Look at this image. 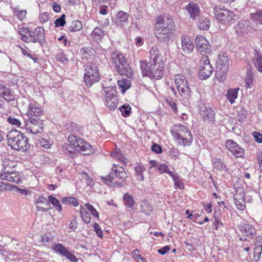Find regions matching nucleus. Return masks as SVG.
Masks as SVG:
<instances>
[{
    "label": "nucleus",
    "instance_id": "62",
    "mask_svg": "<svg viewBox=\"0 0 262 262\" xmlns=\"http://www.w3.org/2000/svg\"><path fill=\"white\" fill-rule=\"evenodd\" d=\"M254 251L261 253L262 252V240L256 239Z\"/></svg>",
    "mask_w": 262,
    "mask_h": 262
},
{
    "label": "nucleus",
    "instance_id": "20",
    "mask_svg": "<svg viewBox=\"0 0 262 262\" xmlns=\"http://www.w3.org/2000/svg\"><path fill=\"white\" fill-rule=\"evenodd\" d=\"M250 29V22L248 20H242L236 25L235 31L238 36H242L247 34Z\"/></svg>",
    "mask_w": 262,
    "mask_h": 262
},
{
    "label": "nucleus",
    "instance_id": "47",
    "mask_svg": "<svg viewBox=\"0 0 262 262\" xmlns=\"http://www.w3.org/2000/svg\"><path fill=\"white\" fill-rule=\"evenodd\" d=\"M62 203L70 204L74 206H77L78 204L77 200L74 197H65L62 199Z\"/></svg>",
    "mask_w": 262,
    "mask_h": 262
},
{
    "label": "nucleus",
    "instance_id": "51",
    "mask_svg": "<svg viewBox=\"0 0 262 262\" xmlns=\"http://www.w3.org/2000/svg\"><path fill=\"white\" fill-rule=\"evenodd\" d=\"M15 13L16 15L17 18L20 20L24 19L26 17L27 11L19 10L17 8L14 9Z\"/></svg>",
    "mask_w": 262,
    "mask_h": 262
},
{
    "label": "nucleus",
    "instance_id": "10",
    "mask_svg": "<svg viewBox=\"0 0 262 262\" xmlns=\"http://www.w3.org/2000/svg\"><path fill=\"white\" fill-rule=\"evenodd\" d=\"M174 81L180 94L183 98L188 99L190 96L191 90L186 77L182 74H177L175 76Z\"/></svg>",
    "mask_w": 262,
    "mask_h": 262
},
{
    "label": "nucleus",
    "instance_id": "64",
    "mask_svg": "<svg viewBox=\"0 0 262 262\" xmlns=\"http://www.w3.org/2000/svg\"><path fill=\"white\" fill-rule=\"evenodd\" d=\"M39 143L41 146L47 149L50 148L51 145L49 141L44 138H42L40 140Z\"/></svg>",
    "mask_w": 262,
    "mask_h": 262
},
{
    "label": "nucleus",
    "instance_id": "19",
    "mask_svg": "<svg viewBox=\"0 0 262 262\" xmlns=\"http://www.w3.org/2000/svg\"><path fill=\"white\" fill-rule=\"evenodd\" d=\"M234 203L238 210H243L245 208L244 192L243 188H239L234 195Z\"/></svg>",
    "mask_w": 262,
    "mask_h": 262
},
{
    "label": "nucleus",
    "instance_id": "45",
    "mask_svg": "<svg viewBox=\"0 0 262 262\" xmlns=\"http://www.w3.org/2000/svg\"><path fill=\"white\" fill-rule=\"evenodd\" d=\"M111 156L115 159L126 164L128 162L127 159L123 156L122 154L118 150H115L111 153Z\"/></svg>",
    "mask_w": 262,
    "mask_h": 262
},
{
    "label": "nucleus",
    "instance_id": "60",
    "mask_svg": "<svg viewBox=\"0 0 262 262\" xmlns=\"http://www.w3.org/2000/svg\"><path fill=\"white\" fill-rule=\"evenodd\" d=\"M63 256L66 257L72 262H78V259L76 258V257L68 250Z\"/></svg>",
    "mask_w": 262,
    "mask_h": 262
},
{
    "label": "nucleus",
    "instance_id": "46",
    "mask_svg": "<svg viewBox=\"0 0 262 262\" xmlns=\"http://www.w3.org/2000/svg\"><path fill=\"white\" fill-rule=\"evenodd\" d=\"M48 198L49 203H51L55 207H56V209L57 211H61L62 210V207L59 203V201L51 195H49Z\"/></svg>",
    "mask_w": 262,
    "mask_h": 262
},
{
    "label": "nucleus",
    "instance_id": "25",
    "mask_svg": "<svg viewBox=\"0 0 262 262\" xmlns=\"http://www.w3.org/2000/svg\"><path fill=\"white\" fill-rule=\"evenodd\" d=\"M43 114L42 109L35 104H30L27 115L29 117H39Z\"/></svg>",
    "mask_w": 262,
    "mask_h": 262
},
{
    "label": "nucleus",
    "instance_id": "14",
    "mask_svg": "<svg viewBox=\"0 0 262 262\" xmlns=\"http://www.w3.org/2000/svg\"><path fill=\"white\" fill-rule=\"evenodd\" d=\"M225 146L227 149L236 158H241L244 154V149L232 140H227Z\"/></svg>",
    "mask_w": 262,
    "mask_h": 262
},
{
    "label": "nucleus",
    "instance_id": "32",
    "mask_svg": "<svg viewBox=\"0 0 262 262\" xmlns=\"http://www.w3.org/2000/svg\"><path fill=\"white\" fill-rule=\"evenodd\" d=\"M3 166L4 168L3 170V173H6L13 171V168L16 166L15 162L13 161H10L9 160H5L3 161Z\"/></svg>",
    "mask_w": 262,
    "mask_h": 262
},
{
    "label": "nucleus",
    "instance_id": "18",
    "mask_svg": "<svg viewBox=\"0 0 262 262\" xmlns=\"http://www.w3.org/2000/svg\"><path fill=\"white\" fill-rule=\"evenodd\" d=\"M0 178L2 180H6L9 182L17 184H19L22 181L20 174L18 172L15 170L6 173H1L0 174Z\"/></svg>",
    "mask_w": 262,
    "mask_h": 262
},
{
    "label": "nucleus",
    "instance_id": "42",
    "mask_svg": "<svg viewBox=\"0 0 262 262\" xmlns=\"http://www.w3.org/2000/svg\"><path fill=\"white\" fill-rule=\"evenodd\" d=\"M121 115L124 117H127L131 114V107L128 104H124L119 107Z\"/></svg>",
    "mask_w": 262,
    "mask_h": 262
},
{
    "label": "nucleus",
    "instance_id": "13",
    "mask_svg": "<svg viewBox=\"0 0 262 262\" xmlns=\"http://www.w3.org/2000/svg\"><path fill=\"white\" fill-rule=\"evenodd\" d=\"M174 22L169 15H165L158 16L156 19L155 30L164 29L173 27Z\"/></svg>",
    "mask_w": 262,
    "mask_h": 262
},
{
    "label": "nucleus",
    "instance_id": "38",
    "mask_svg": "<svg viewBox=\"0 0 262 262\" xmlns=\"http://www.w3.org/2000/svg\"><path fill=\"white\" fill-rule=\"evenodd\" d=\"M252 62L257 71L262 73V56L259 55H255L253 58Z\"/></svg>",
    "mask_w": 262,
    "mask_h": 262
},
{
    "label": "nucleus",
    "instance_id": "9",
    "mask_svg": "<svg viewBox=\"0 0 262 262\" xmlns=\"http://www.w3.org/2000/svg\"><path fill=\"white\" fill-rule=\"evenodd\" d=\"M85 73L84 79L86 85L90 87L94 83L98 82L99 80V74L97 66L91 62L86 64L85 67Z\"/></svg>",
    "mask_w": 262,
    "mask_h": 262
},
{
    "label": "nucleus",
    "instance_id": "36",
    "mask_svg": "<svg viewBox=\"0 0 262 262\" xmlns=\"http://www.w3.org/2000/svg\"><path fill=\"white\" fill-rule=\"evenodd\" d=\"M118 86L121 88L122 93H124L131 86V82L129 80L122 78L118 81Z\"/></svg>",
    "mask_w": 262,
    "mask_h": 262
},
{
    "label": "nucleus",
    "instance_id": "50",
    "mask_svg": "<svg viewBox=\"0 0 262 262\" xmlns=\"http://www.w3.org/2000/svg\"><path fill=\"white\" fill-rule=\"evenodd\" d=\"M158 170L161 173H166L169 176H172L173 171L169 170L168 166L166 164H160L158 166Z\"/></svg>",
    "mask_w": 262,
    "mask_h": 262
},
{
    "label": "nucleus",
    "instance_id": "59",
    "mask_svg": "<svg viewBox=\"0 0 262 262\" xmlns=\"http://www.w3.org/2000/svg\"><path fill=\"white\" fill-rule=\"evenodd\" d=\"M77 225L78 223L76 217L74 216V218L71 221L69 224L70 229L72 231H75V230L77 228Z\"/></svg>",
    "mask_w": 262,
    "mask_h": 262
},
{
    "label": "nucleus",
    "instance_id": "1",
    "mask_svg": "<svg viewBox=\"0 0 262 262\" xmlns=\"http://www.w3.org/2000/svg\"><path fill=\"white\" fill-rule=\"evenodd\" d=\"M150 60L140 62V69L143 76L156 80L161 79L164 74L163 56L157 46L152 47L149 51Z\"/></svg>",
    "mask_w": 262,
    "mask_h": 262
},
{
    "label": "nucleus",
    "instance_id": "56",
    "mask_svg": "<svg viewBox=\"0 0 262 262\" xmlns=\"http://www.w3.org/2000/svg\"><path fill=\"white\" fill-rule=\"evenodd\" d=\"M65 17V14H63L60 17L57 18L55 21V26L56 27L63 26L66 24Z\"/></svg>",
    "mask_w": 262,
    "mask_h": 262
},
{
    "label": "nucleus",
    "instance_id": "57",
    "mask_svg": "<svg viewBox=\"0 0 262 262\" xmlns=\"http://www.w3.org/2000/svg\"><path fill=\"white\" fill-rule=\"evenodd\" d=\"M13 188V185L8 184L7 183L0 181V191H3L4 190H10Z\"/></svg>",
    "mask_w": 262,
    "mask_h": 262
},
{
    "label": "nucleus",
    "instance_id": "15",
    "mask_svg": "<svg viewBox=\"0 0 262 262\" xmlns=\"http://www.w3.org/2000/svg\"><path fill=\"white\" fill-rule=\"evenodd\" d=\"M173 27L164 29L155 30V34L157 38L161 41L167 42L172 38L173 35Z\"/></svg>",
    "mask_w": 262,
    "mask_h": 262
},
{
    "label": "nucleus",
    "instance_id": "24",
    "mask_svg": "<svg viewBox=\"0 0 262 262\" xmlns=\"http://www.w3.org/2000/svg\"><path fill=\"white\" fill-rule=\"evenodd\" d=\"M105 100L110 110L114 111L118 102L117 96L113 93H107L106 95Z\"/></svg>",
    "mask_w": 262,
    "mask_h": 262
},
{
    "label": "nucleus",
    "instance_id": "16",
    "mask_svg": "<svg viewBox=\"0 0 262 262\" xmlns=\"http://www.w3.org/2000/svg\"><path fill=\"white\" fill-rule=\"evenodd\" d=\"M185 9L190 18L193 20H196L201 15V11L199 6L193 2H189Z\"/></svg>",
    "mask_w": 262,
    "mask_h": 262
},
{
    "label": "nucleus",
    "instance_id": "5",
    "mask_svg": "<svg viewBox=\"0 0 262 262\" xmlns=\"http://www.w3.org/2000/svg\"><path fill=\"white\" fill-rule=\"evenodd\" d=\"M170 132L176 140L184 146H189L192 141V136L188 128L181 124H176L172 126Z\"/></svg>",
    "mask_w": 262,
    "mask_h": 262
},
{
    "label": "nucleus",
    "instance_id": "12",
    "mask_svg": "<svg viewBox=\"0 0 262 262\" xmlns=\"http://www.w3.org/2000/svg\"><path fill=\"white\" fill-rule=\"evenodd\" d=\"M200 69L199 77L201 79H207L212 75L213 68L207 56L202 57L200 62Z\"/></svg>",
    "mask_w": 262,
    "mask_h": 262
},
{
    "label": "nucleus",
    "instance_id": "49",
    "mask_svg": "<svg viewBox=\"0 0 262 262\" xmlns=\"http://www.w3.org/2000/svg\"><path fill=\"white\" fill-rule=\"evenodd\" d=\"M171 177L173 179L175 186L179 189H183L184 187L183 183L181 182L179 177L174 173H173L172 176H171Z\"/></svg>",
    "mask_w": 262,
    "mask_h": 262
},
{
    "label": "nucleus",
    "instance_id": "58",
    "mask_svg": "<svg viewBox=\"0 0 262 262\" xmlns=\"http://www.w3.org/2000/svg\"><path fill=\"white\" fill-rule=\"evenodd\" d=\"M7 121L12 125H15L16 126H20L21 122L20 121L15 118L14 116H10L8 118Z\"/></svg>",
    "mask_w": 262,
    "mask_h": 262
},
{
    "label": "nucleus",
    "instance_id": "43",
    "mask_svg": "<svg viewBox=\"0 0 262 262\" xmlns=\"http://www.w3.org/2000/svg\"><path fill=\"white\" fill-rule=\"evenodd\" d=\"M52 249L56 253L63 256L67 252V249L61 244H56L52 247Z\"/></svg>",
    "mask_w": 262,
    "mask_h": 262
},
{
    "label": "nucleus",
    "instance_id": "22",
    "mask_svg": "<svg viewBox=\"0 0 262 262\" xmlns=\"http://www.w3.org/2000/svg\"><path fill=\"white\" fill-rule=\"evenodd\" d=\"M238 229L244 236L252 237L255 233L254 228L248 224H243L238 225Z\"/></svg>",
    "mask_w": 262,
    "mask_h": 262
},
{
    "label": "nucleus",
    "instance_id": "26",
    "mask_svg": "<svg viewBox=\"0 0 262 262\" xmlns=\"http://www.w3.org/2000/svg\"><path fill=\"white\" fill-rule=\"evenodd\" d=\"M128 19V14L123 11H119L114 18V22L118 26H122Z\"/></svg>",
    "mask_w": 262,
    "mask_h": 262
},
{
    "label": "nucleus",
    "instance_id": "35",
    "mask_svg": "<svg viewBox=\"0 0 262 262\" xmlns=\"http://www.w3.org/2000/svg\"><path fill=\"white\" fill-rule=\"evenodd\" d=\"M140 210L141 212L147 215H150L152 209L150 204L147 202L143 201L140 205Z\"/></svg>",
    "mask_w": 262,
    "mask_h": 262
},
{
    "label": "nucleus",
    "instance_id": "21",
    "mask_svg": "<svg viewBox=\"0 0 262 262\" xmlns=\"http://www.w3.org/2000/svg\"><path fill=\"white\" fill-rule=\"evenodd\" d=\"M36 204L39 211H47L51 208L49 199L41 196H39L36 200Z\"/></svg>",
    "mask_w": 262,
    "mask_h": 262
},
{
    "label": "nucleus",
    "instance_id": "30",
    "mask_svg": "<svg viewBox=\"0 0 262 262\" xmlns=\"http://www.w3.org/2000/svg\"><path fill=\"white\" fill-rule=\"evenodd\" d=\"M250 17L255 24L262 26L261 9H258L255 12L251 13Z\"/></svg>",
    "mask_w": 262,
    "mask_h": 262
},
{
    "label": "nucleus",
    "instance_id": "40",
    "mask_svg": "<svg viewBox=\"0 0 262 262\" xmlns=\"http://www.w3.org/2000/svg\"><path fill=\"white\" fill-rule=\"evenodd\" d=\"M238 89H230L228 91L227 94V97L228 100L231 103L234 102V100L237 97Z\"/></svg>",
    "mask_w": 262,
    "mask_h": 262
},
{
    "label": "nucleus",
    "instance_id": "3",
    "mask_svg": "<svg viewBox=\"0 0 262 262\" xmlns=\"http://www.w3.org/2000/svg\"><path fill=\"white\" fill-rule=\"evenodd\" d=\"M18 33L21 36V39L26 42H39L41 46L45 42L44 29L37 27L34 31H31L27 28H21Z\"/></svg>",
    "mask_w": 262,
    "mask_h": 262
},
{
    "label": "nucleus",
    "instance_id": "52",
    "mask_svg": "<svg viewBox=\"0 0 262 262\" xmlns=\"http://www.w3.org/2000/svg\"><path fill=\"white\" fill-rule=\"evenodd\" d=\"M166 102L168 106L170 108V109L173 112L174 114H177L178 112V108L177 104L172 101L171 99H169L167 98L166 100Z\"/></svg>",
    "mask_w": 262,
    "mask_h": 262
},
{
    "label": "nucleus",
    "instance_id": "27",
    "mask_svg": "<svg viewBox=\"0 0 262 262\" xmlns=\"http://www.w3.org/2000/svg\"><path fill=\"white\" fill-rule=\"evenodd\" d=\"M228 69V67H220L217 66L216 76L220 81H224L226 79Z\"/></svg>",
    "mask_w": 262,
    "mask_h": 262
},
{
    "label": "nucleus",
    "instance_id": "34",
    "mask_svg": "<svg viewBox=\"0 0 262 262\" xmlns=\"http://www.w3.org/2000/svg\"><path fill=\"white\" fill-rule=\"evenodd\" d=\"M80 216L82 221L86 224L90 223L91 221V216L85 207L81 206L80 209Z\"/></svg>",
    "mask_w": 262,
    "mask_h": 262
},
{
    "label": "nucleus",
    "instance_id": "48",
    "mask_svg": "<svg viewBox=\"0 0 262 262\" xmlns=\"http://www.w3.org/2000/svg\"><path fill=\"white\" fill-rule=\"evenodd\" d=\"M1 96L3 97L5 100L8 101H10L14 99L13 95L10 92V90L7 88H6L5 90L4 91V94H2Z\"/></svg>",
    "mask_w": 262,
    "mask_h": 262
},
{
    "label": "nucleus",
    "instance_id": "17",
    "mask_svg": "<svg viewBox=\"0 0 262 262\" xmlns=\"http://www.w3.org/2000/svg\"><path fill=\"white\" fill-rule=\"evenodd\" d=\"M195 43L198 49L202 54L210 52V46L204 36H198L195 38Z\"/></svg>",
    "mask_w": 262,
    "mask_h": 262
},
{
    "label": "nucleus",
    "instance_id": "2",
    "mask_svg": "<svg viewBox=\"0 0 262 262\" xmlns=\"http://www.w3.org/2000/svg\"><path fill=\"white\" fill-rule=\"evenodd\" d=\"M128 176L122 166L113 164L112 172L106 177H102L105 184L111 187H123L126 184Z\"/></svg>",
    "mask_w": 262,
    "mask_h": 262
},
{
    "label": "nucleus",
    "instance_id": "33",
    "mask_svg": "<svg viewBox=\"0 0 262 262\" xmlns=\"http://www.w3.org/2000/svg\"><path fill=\"white\" fill-rule=\"evenodd\" d=\"M123 199L125 206L129 208H130L133 210V206L135 203L133 196L128 193H126L123 195Z\"/></svg>",
    "mask_w": 262,
    "mask_h": 262
},
{
    "label": "nucleus",
    "instance_id": "53",
    "mask_svg": "<svg viewBox=\"0 0 262 262\" xmlns=\"http://www.w3.org/2000/svg\"><path fill=\"white\" fill-rule=\"evenodd\" d=\"M86 210H89L91 213L95 217L99 218V214L97 211L94 208V207L90 204H85V205Z\"/></svg>",
    "mask_w": 262,
    "mask_h": 262
},
{
    "label": "nucleus",
    "instance_id": "28",
    "mask_svg": "<svg viewBox=\"0 0 262 262\" xmlns=\"http://www.w3.org/2000/svg\"><path fill=\"white\" fill-rule=\"evenodd\" d=\"M212 164L214 168L220 170L227 171L228 168H227L225 163H224L220 159L217 158H213L212 160Z\"/></svg>",
    "mask_w": 262,
    "mask_h": 262
},
{
    "label": "nucleus",
    "instance_id": "54",
    "mask_svg": "<svg viewBox=\"0 0 262 262\" xmlns=\"http://www.w3.org/2000/svg\"><path fill=\"white\" fill-rule=\"evenodd\" d=\"M86 210H89L91 213L95 217L99 218V214L97 211L94 208V207L90 204H85V205Z\"/></svg>",
    "mask_w": 262,
    "mask_h": 262
},
{
    "label": "nucleus",
    "instance_id": "29",
    "mask_svg": "<svg viewBox=\"0 0 262 262\" xmlns=\"http://www.w3.org/2000/svg\"><path fill=\"white\" fill-rule=\"evenodd\" d=\"M204 120L206 122H211L214 119V112L210 108L205 107L203 113Z\"/></svg>",
    "mask_w": 262,
    "mask_h": 262
},
{
    "label": "nucleus",
    "instance_id": "11",
    "mask_svg": "<svg viewBox=\"0 0 262 262\" xmlns=\"http://www.w3.org/2000/svg\"><path fill=\"white\" fill-rule=\"evenodd\" d=\"M28 134L36 135L41 133L43 130L42 123L40 120L35 119L32 118H28L23 127Z\"/></svg>",
    "mask_w": 262,
    "mask_h": 262
},
{
    "label": "nucleus",
    "instance_id": "31",
    "mask_svg": "<svg viewBox=\"0 0 262 262\" xmlns=\"http://www.w3.org/2000/svg\"><path fill=\"white\" fill-rule=\"evenodd\" d=\"M104 35V33L103 30L99 27L95 28L91 33L92 37L96 41L100 40Z\"/></svg>",
    "mask_w": 262,
    "mask_h": 262
},
{
    "label": "nucleus",
    "instance_id": "37",
    "mask_svg": "<svg viewBox=\"0 0 262 262\" xmlns=\"http://www.w3.org/2000/svg\"><path fill=\"white\" fill-rule=\"evenodd\" d=\"M145 168L142 164H138L135 167V170L136 171V176L138 180L140 181H142L144 180V177L143 175V172L145 171Z\"/></svg>",
    "mask_w": 262,
    "mask_h": 262
},
{
    "label": "nucleus",
    "instance_id": "44",
    "mask_svg": "<svg viewBox=\"0 0 262 262\" xmlns=\"http://www.w3.org/2000/svg\"><path fill=\"white\" fill-rule=\"evenodd\" d=\"M210 26V21L207 18L202 17L199 19L198 27L201 30H207Z\"/></svg>",
    "mask_w": 262,
    "mask_h": 262
},
{
    "label": "nucleus",
    "instance_id": "41",
    "mask_svg": "<svg viewBox=\"0 0 262 262\" xmlns=\"http://www.w3.org/2000/svg\"><path fill=\"white\" fill-rule=\"evenodd\" d=\"M217 63V66H220V67H228V57L224 54L219 55Z\"/></svg>",
    "mask_w": 262,
    "mask_h": 262
},
{
    "label": "nucleus",
    "instance_id": "4",
    "mask_svg": "<svg viewBox=\"0 0 262 262\" xmlns=\"http://www.w3.org/2000/svg\"><path fill=\"white\" fill-rule=\"evenodd\" d=\"M7 136L8 145L14 150L24 151L29 147L27 137L16 129L11 130Z\"/></svg>",
    "mask_w": 262,
    "mask_h": 262
},
{
    "label": "nucleus",
    "instance_id": "39",
    "mask_svg": "<svg viewBox=\"0 0 262 262\" xmlns=\"http://www.w3.org/2000/svg\"><path fill=\"white\" fill-rule=\"evenodd\" d=\"M82 22L80 20H75L71 23L68 29L70 31L75 32L80 30L82 28Z\"/></svg>",
    "mask_w": 262,
    "mask_h": 262
},
{
    "label": "nucleus",
    "instance_id": "23",
    "mask_svg": "<svg viewBox=\"0 0 262 262\" xmlns=\"http://www.w3.org/2000/svg\"><path fill=\"white\" fill-rule=\"evenodd\" d=\"M181 42L182 49L185 54H189L192 52L194 49V45L189 38L182 37Z\"/></svg>",
    "mask_w": 262,
    "mask_h": 262
},
{
    "label": "nucleus",
    "instance_id": "8",
    "mask_svg": "<svg viewBox=\"0 0 262 262\" xmlns=\"http://www.w3.org/2000/svg\"><path fill=\"white\" fill-rule=\"evenodd\" d=\"M213 12L215 18L226 25H230L234 20L235 15L227 9L215 6Z\"/></svg>",
    "mask_w": 262,
    "mask_h": 262
},
{
    "label": "nucleus",
    "instance_id": "7",
    "mask_svg": "<svg viewBox=\"0 0 262 262\" xmlns=\"http://www.w3.org/2000/svg\"><path fill=\"white\" fill-rule=\"evenodd\" d=\"M113 58H115V62L118 72L121 75H125L130 78L133 76L132 71L126 62V59L122 54L114 55Z\"/></svg>",
    "mask_w": 262,
    "mask_h": 262
},
{
    "label": "nucleus",
    "instance_id": "6",
    "mask_svg": "<svg viewBox=\"0 0 262 262\" xmlns=\"http://www.w3.org/2000/svg\"><path fill=\"white\" fill-rule=\"evenodd\" d=\"M68 139L70 143L75 147V150L79 151L83 155H89L94 152V148L83 139L78 138L72 134L69 136Z\"/></svg>",
    "mask_w": 262,
    "mask_h": 262
},
{
    "label": "nucleus",
    "instance_id": "63",
    "mask_svg": "<svg viewBox=\"0 0 262 262\" xmlns=\"http://www.w3.org/2000/svg\"><path fill=\"white\" fill-rule=\"evenodd\" d=\"M94 230L96 232L97 235L100 237L103 236L102 231L101 229L99 227V225L95 223L93 226Z\"/></svg>",
    "mask_w": 262,
    "mask_h": 262
},
{
    "label": "nucleus",
    "instance_id": "61",
    "mask_svg": "<svg viewBox=\"0 0 262 262\" xmlns=\"http://www.w3.org/2000/svg\"><path fill=\"white\" fill-rule=\"evenodd\" d=\"M56 59L57 61L62 63H66L68 61V59L66 57V55L62 53H59L56 54Z\"/></svg>",
    "mask_w": 262,
    "mask_h": 262
},
{
    "label": "nucleus",
    "instance_id": "55",
    "mask_svg": "<svg viewBox=\"0 0 262 262\" xmlns=\"http://www.w3.org/2000/svg\"><path fill=\"white\" fill-rule=\"evenodd\" d=\"M86 210H89L91 213L95 217L99 218V214L97 211L94 208V207L90 204H85V205Z\"/></svg>",
    "mask_w": 262,
    "mask_h": 262
}]
</instances>
